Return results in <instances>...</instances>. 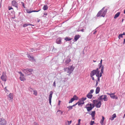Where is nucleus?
Segmentation results:
<instances>
[{"label":"nucleus","instance_id":"nucleus-1","mask_svg":"<svg viewBox=\"0 0 125 125\" xmlns=\"http://www.w3.org/2000/svg\"><path fill=\"white\" fill-rule=\"evenodd\" d=\"M104 69V66H103L101 68V72L100 73V70H99L98 68H97L95 70H94L92 71L90 73V76L91 77L93 80H94V77L93 76L95 74L97 77V80L99 82L100 80V77H101L102 76V74L103 73Z\"/></svg>","mask_w":125,"mask_h":125},{"label":"nucleus","instance_id":"nucleus-2","mask_svg":"<svg viewBox=\"0 0 125 125\" xmlns=\"http://www.w3.org/2000/svg\"><path fill=\"white\" fill-rule=\"evenodd\" d=\"M97 102V100H94L93 101V104L92 105L91 104H88L86 105V108L87 111H88L91 110L94 107L95 104Z\"/></svg>","mask_w":125,"mask_h":125},{"label":"nucleus","instance_id":"nucleus-3","mask_svg":"<svg viewBox=\"0 0 125 125\" xmlns=\"http://www.w3.org/2000/svg\"><path fill=\"white\" fill-rule=\"evenodd\" d=\"M74 68V67L73 66V65H72V66H70L68 67L64 68V70L65 72L70 75L73 71Z\"/></svg>","mask_w":125,"mask_h":125},{"label":"nucleus","instance_id":"nucleus-4","mask_svg":"<svg viewBox=\"0 0 125 125\" xmlns=\"http://www.w3.org/2000/svg\"><path fill=\"white\" fill-rule=\"evenodd\" d=\"M104 7L101 10H100L97 14L96 16L99 17L100 16L104 17L107 12V10L106 9L104 10Z\"/></svg>","mask_w":125,"mask_h":125},{"label":"nucleus","instance_id":"nucleus-5","mask_svg":"<svg viewBox=\"0 0 125 125\" xmlns=\"http://www.w3.org/2000/svg\"><path fill=\"white\" fill-rule=\"evenodd\" d=\"M1 78L3 81L5 82L6 81L7 76L6 75V72H4L3 73L1 77Z\"/></svg>","mask_w":125,"mask_h":125},{"label":"nucleus","instance_id":"nucleus-6","mask_svg":"<svg viewBox=\"0 0 125 125\" xmlns=\"http://www.w3.org/2000/svg\"><path fill=\"white\" fill-rule=\"evenodd\" d=\"M6 120L3 118H0V125H6L7 124Z\"/></svg>","mask_w":125,"mask_h":125},{"label":"nucleus","instance_id":"nucleus-7","mask_svg":"<svg viewBox=\"0 0 125 125\" xmlns=\"http://www.w3.org/2000/svg\"><path fill=\"white\" fill-rule=\"evenodd\" d=\"M18 73L20 74V80L23 81L25 80L26 79L24 77V74L21 72H19Z\"/></svg>","mask_w":125,"mask_h":125},{"label":"nucleus","instance_id":"nucleus-8","mask_svg":"<svg viewBox=\"0 0 125 125\" xmlns=\"http://www.w3.org/2000/svg\"><path fill=\"white\" fill-rule=\"evenodd\" d=\"M98 99L100 100H103L104 101H107V96L105 95H102L100 96Z\"/></svg>","mask_w":125,"mask_h":125},{"label":"nucleus","instance_id":"nucleus-9","mask_svg":"<svg viewBox=\"0 0 125 125\" xmlns=\"http://www.w3.org/2000/svg\"><path fill=\"white\" fill-rule=\"evenodd\" d=\"M53 94V92L52 91H51L50 93V95L49 97V103L50 104H51V99L52 97V95Z\"/></svg>","mask_w":125,"mask_h":125},{"label":"nucleus","instance_id":"nucleus-10","mask_svg":"<svg viewBox=\"0 0 125 125\" xmlns=\"http://www.w3.org/2000/svg\"><path fill=\"white\" fill-rule=\"evenodd\" d=\"M12 5L14 6L15 7L17 8L18 7V4L17 2L16 1L13 0L12 1Z\"/></svg>","mask_w":125,"mask_h":125},{"label":"nucleus","instance_id":"nucleus-11","mask_svg":"<svg viewBox=\"0 0 125 125\" xmlns=\"http://www.w3.org/2000/svg\"><path fill=\"white\" fill-rule=\"evenodd\" d=\"M90 115L92 116V119L93 120H94L95 119V111H94L92 112Z\"/></svg>","mask_w":125,"mask_h":125},{"label":"nucleus","instance_id":"nucleus-12","mask_svg":"<svg viewBox=\"0 0 125 125\" xmlns=\"http://www.w3.org/2000/svg\"><path fill=\"white\" fill-rule=\"evenodd\" d=\"M27 56L30 60L35 61V60L34 59V58L33 56H31L29 54H28Z\"/></svg>","mask_w":125,"mask_h":125},{"label":"nucleus","instance_id":"nucleus-13","mask_svg":"<svg viewBox=\"0 0 125 125\" xmlns=\"http://www.w3.org/2000/svg\"><path fill=\"white\" fill-rule=\"evenodd\" d=\"M96 107L97 108H100L101 105V102L100 101L98 102L95 104Z\"/></svg>","mask_w":125,"mask_h":125},{"label":"nucleus","instance_id":"nucleus-14","mask_svg":"<svg viewBox=\"0 0 125 125\" xmlns=\"http://www.w3.org/2000/svg\"><path fill=\"white\" fill-rule=\"evenodd\" d=\"M115 93H112V94L110 96V97L114 99L115 98L116 99H118V97L115 95H114L115 94Z\"/></svg>","mask_w":125,"mask_h":125},{"label":"nucleus","instance_id":"nucleus-15","mask_svg":"<svg viewBox=\"0 0 125 125\" xmlns=\"http://www.w3.org/2000/svg\"><path fill=\"white\" fill-rule=\"evenodd\" d=\"M116 117V115L115 114H114L112 116V117H111L109 119L111 120H113L114 118Z\"/></svg>","mask_w":125,"mask_h":125},{"label":"nucleus","instance_id":"nucleus-16","mask_svg":"<svg viewBox=\"0 0 125 125\" xmlns=\"http://www.w3.org/2000/svg\"><path fill=\"white\" fill-rule=\"evenodd\" d=\"M80 37V36L79 35H76L74 37V39L75 41H76Z\"/></svg>","mask_w":125,"mask_h":125},{"label":"nucleus","instance_id":"nucleus-17","mask_svg":"<svg viewBox=\"0 0 125 125\" xmlns=\"http://www.w3.org/2000/svg\"><path fill=\"white\" fill-rule=\"evenodd\" d=\"M56 42L58 44H60L61 42V39L60 38L57 39L56 40Z\"/></svg>","mask_w":125,"mask_h":125},{"label":"nucleus","instance_id":"nucleus-18","mask_svg":"<svg viewBox=\"0 0 125 125\" xmlns=\"http://www.w3.org/2000/svg\"><path fill=\"white\" fill-rule=\"evenodd\" d=\"M100 91V88L99 87H97L95 93L96 94H98Z\"/></svg>","mask_w":125,"mask_h":125},{"label":"nucleus","instance_id":"nucleus-19","mask_svg":"<svg viewBox=\"0 0 125 125\" xmlns=\"http://www.w3.org/2000/svg\"><path fill=\"white\" fill-rule=\"evenodd\" d=\"M93 96V95L92 94H90L89 93H88V94L87 95V97L89 99H91Z\"/></svg>","mask_w":125,"mask_h":125},{"label":"nucleus","instance_id":"nucleus-20","mask_svg":"<svg viewBox=\"0 0 125 125\" xmlns=\"http://www.w3.org/2000/svg\"><path fill=\"white\" fill-rule=\"evenodd\" d=\"M48 7L47 5H44L43 8V9L44 10H47Z\"/></svg>","mask_w":125,"mask_h":125},{"label":"nucleus","instance_id":"nucleus-21","mask_svg":"<svg viewBox=\"0 0 125 125\" xmlns=\"http://www.w3.org/2000/svg\"><path fill=\"white\" fill-rule=\"evenodd\" d=\"M71 60L70 58L68 59L65 61V63L66 64H67L71 62Z\"/></svg>","mask_w":125,"mask_h":125},{"label":"nucleus","instance_id":"nucleus-22","mask_svg":"<svg viewBox=\"0 0 125 125\" xmlns=\"http://www.w3.org/2000/svg\"><path fill=\"white\" fill-rule=\"evenodd\" d=\"M104 119V118L103 116H102V119L100 121V123L102 125H103V122Z\"/></svg>","mask_w":125,"mask_h":125},{"label":"nucleus","instance_id":"nucleus-23","mask_svg":"<svg viewBox=\"0 0 125 125\" xmlns=\"http://www.w3.org/2000/svg\"><path fill=\"white\" fill-rule=\"evenodd\" d=\"M9 97L10 98V99L12 100L13 98V94L11 93H10L9 95Z\"/></svg>","mask_w":125,"mask_h":125},{"label":"nucleus","instance_id":"nucleus-24","mask_svg":"<svg viewBox=\"0 0 125 125\" xmlns=\"http://www.w3.org/2000/svg\"><path fill=\"white\" fill-rule=\"evenodd\" d=\"M120 12H118L116 14L114 18L115 19H116L118 17L120 14Z\"/></svg>","mask_w":125,"mask_h":125},{"label":"nucleus","instance_id":"nucleus-25","mask_svg":"<svg viewBox=\"0 0 125 125\" xmlns=\"http://www.w3.org/2000/svg\"><path fill=\"white\" fill-rule=\"evenodd\" d=\"M39 11V10H37V11H36V10H32V11H29L28 10H27V12L30 13H31L32 12H38Z\"/></svg>","mask_w":125,"mask_h":125},{"label":"nucleus","instance_id":"nucleus-26","mask_svg":"<svg viewBox=\"0 0 125 125\" xmlns=\"http://www.w3.org/2000/svg\"><path fill=\"white\" fill-rule=\"evenodd\" d=\"M72 39L71 38H70V37H66L64 39L66 41H69L70 40H71Z\"/></svg>","mask_w":125,"mask_h":125},{"label":"nucleus","instance_id":"nucleus-27","mask_svg":"<svg viewBox=\"0 0 125 125\" xmlns=\"http://www.w3.org/2000/svg\"><path fill=\"white\" fill-rule=\"evenodd\" d=\"M72 98H73V99H74V100H77L78 99V97L76 95H74Z\"/></svg>","mask_w":125,"mask_h":125},{"label":"nucleus","instance_id":"nucleus-28","mask_svg":"<svg viewBox=\"0 0 125 125\" xmlns=\"http://www.w3.org/2000/svg\"><path fill=\"white\" fill-rule=\"evenodd\" d=\"M28 71L30 72H32L33 71V70L31 69H26V72Z\"/></svg>","mask_w":125,"mask_h":125},{"label":"nucleus","instance_id":"nucleus-29","mask_svg":"<svg viewBox=\"0 0 125 125\" xmlns=\"http://www.w3.org/2000/svg\"><path fill=\"white\" fill-rule=\"evenodd\" d=\"M33 94L35 96H36L37 95V92L36 90H34L33 91Z\"/></svg>","mask_w":125,"mask_h":125},{"label":"nucleus","instance_id":"nucleus-30","mask_svg":"<svg viewBox=\"0 0 125 125\" xmlns=\"http://www.w3.org/2000/svg\"><path fill=\"white\" fill-rule=\"evenodd\" d=\"M67 108L69 109L68 111L72 109L73 108L72 106H69L67 107Z\"/></svg>","mask_w":125,"mask_h":125},{"label":"nucleus","instance_id":"nucleus-31","mask_svg":"<svg viewBox=\"0 0 125 125\" xmlns=\"http://www.w3.org/2000/svg\"><path fill=\"white\" fill-rule=\"evenodd\" d=\"M79 103H78V105H80L82 104H83L84 103V101H82V102H79Z\"/></svg>","mask_w":125,"mask_h":125},{"label":"nucleus","instance_id":"nucleus-32","mask_svg":"<svg viewBox=\"0 0 125 125\" xmlns=\"http://www.w3.org/2000/svg\"><path fill=\"white\" fill-rule=\"evenodd\" d=\"M94 91V89H92L90 90V92L88 93H89L91 94H93Z\"/></svg>","mask_w":125,"mask_h":125},{"label":"nucleus","instance_id":"nucleus-33","mask_svg":"<svg viewBox=\"0 0 125 125\" xmlns=\"http://www.w3.org/2000/svg\"><path fill=\"white\" fill-rule=\"evenodd\" d=\"M74 100V99H73V98H72L71 100L69 101V103H72L73 102Z\"/></svg>","mask_w":125,"mask_h":125},{"label":"nucleus","instance_id":"nucleus-34","mask_svg":"<svg viewBox=\"0 0 125 125\" xmlns=\"http://www.w3.org/2000/svg\"><path fill=\"white\" fill-rule=\"evenodd\" d=\"M94 121H91L90 122V124L91 125H93L94 124Z\"/></svg>","mask_w":125,"mask_h":125},{"label":"nucleus","instance_id":"nucleus-35","mask_svg":"<svg viewBox=\"0 0 125 125\" xmlns=\"http://www.w3.org/2000/svg\"><path fill=\"white\" fill-rule=\"evenodd\" d=\"M123 37V36L122 34H120L118 36V38L119 39H120V38H122Z\"/></svg>","mask_w":125,"mask_h":125},{"label":"nucleus","instance_id":"nucleus-36","mask_svg":"<svg viewBox=\"0 0 125 125\" xmlns=\"http://www.w3.org/2000/svg\"><path fill=\"white\" fill-rule=\"evenodd\" d=\"M60 112V114L61 115H62V114H63V112L61 111L60 110H58L57 112V113H58V112Z\"/></svg>","mask_w":125,"mask_h":125},{"label":"nucleus","instance_id":"nucleus-37","mask_svg":"<svg viewBox=\"0 0 125 125\" xmlns=\"http://www.w3.org/2000/svg\"><path fill=\"white\" fill-rule=\"evenodd\" d=\"M28 26L27 24L26 23L24 24L23 25V27H25Z\"/></svg>","mask_w":125,"mask_h":125},{"label":"nucleus","instance_id":"nucleus-38","mask_svg":"<svg viewBox=\"0 0 125 125\" xmlns=\"http://www.w3.org/2000/svg\"><path fill=\"white\" fill-rule=\"evenodd\" d=\"M87 98L86 97H83V98H82V100L83 101L85 100Z\"/></svg>","mask_w":125,"mask_h":125},{"label":"nucleus","instance_id":"nucleus-39","mask_svg":"<svg viewBox=\"0 0 125 125\" xmlns=\"http://www.w3.org/2000/svg\"><path fill=\"white\" fill-rule=\"evenodd\" d=\"M68 124V125H70L72 123V120L70 121H67Z\"/></svg>","mask_w":125,"mask_h":125},{"label":"nucleus","instance_id":"nucleus-40","mask_svg":"<svg viewBox=\"0 0 125 125\" xmlns=\"http://www.w3.org/2000/svg\"><path fill=\"white\" fill-rule=\"evenodd\" d=\"M53 86H54V87H55L56 86V83H55V81L53 84Z\"/></svg>","mask_w":125,"mask_h":125},{"label":"nucleus","instance_id":"nucleus-41","mask_svg":"<svg viewBox=\"0 0 125 125\" xmlns=\"http://www.w3.org/2000/svg\"><path fill=\"white\" fill-rule=\"evenodd\" d=\"M47 14V13H44V14L43 15V16L44 17H45L46 16Z\"/></svg>","mask_w":125,"mask_h":125},{"label":"nucleus","instance_id":"nucleus-42","mask_svg":"<svg viewBox=\"0 0 125 125\" xmlns=\"http://www.w3.org/2000/svg\"><path fill=\"white\" fill-rule=\"evenodd\" d=\"M8 8H9V10H10L11 9H13V8H12V7H10V6H9L8 7Z\"/></svg>","mask_w":125,"mask_h":125},{"label":"nucleus","instance_id":"nucleus-43","mask_svg":"<svg viewBox=\"0 0 125 125\" xmlns=\"http://www.w3.org/2000/svg\"><path fill=\"white\" fill-rule=\"evenodd\" d=\"M22 71H24L25 73H26V72H25V71L26 72V69H22Z\"/></svg>","mask_w":125,"mask_h":125},{"label":"nucleus","instance_id":"nucleus-44","mask_svg":"<svg viewBox=\"0 0 125 125\" xmlns=\"http://www.w3.org/2000/svg\"><path fill=\"white\" fill-rule=\"evenodd\" d=\"M81 121V119H79V120H78V125H80V121Z\"/></svg>","mask_w":125,"mask_h":125},{"label":"nucleus","instance_id":"nucleus-45","mask_svg":"<svg viewBox=\"0 0 125 125\" xmlns=\"http://www.w3.org/2000/svg\"><path fill=\"white\" fill-rule=\"evenodd\" d=\"M36 50H33V49H31V51L32 52L35 51Z\"/></svg>","mask_w":125,"mask_h":125},{"label":"nucleus","instance_id":"nucleus-46","mask_svg":"<svg viewBox=\"0 0 125 125\" xmlns=\"http://www.w3.org/2000/svg\"><path fill=\"white\" fill-rule=\"evenodd\" d=\"M27 25H28H28H31V26H34V25H33L30 24H27Z\"/></svg>","mask_w":125,"mask_h":125},{"label":"nucleus","instance_id":"nucleus-47","mask_svg":"<svg viewBox=\"0 0 125 125\" xmlns=\"http://www.w3.org/2000/svg\"><path fill=\"white\" fill-rule=\"evenodd\" d=\"M102 60L101 59V61H100V65H101V66H100V67H101V65H102Z\"/></svg>","mask_w":125,"mask_h":125},{"label":"nucleus","instance_id":"nucleus-48","mask_svg":"<svg viewBox=\"0 0 125 125\" xmlns=\"http://www.w3.org/2000/svg\"><path fill=\"white\" fill-rule=\"evenodd\" d=\"M41 21V20L40 19H39L38 18L37 19V22H40Z\"/></svg>","mask_w":125,"mask_h":125},{"label":"nucleus","instance_id":"nucleus-49","mask_svg":"<svg viewBox=\"0 0 125 125\" xmlns=\"http://www.w3.org/2000/svg\"><path fill=\"white\" fill-rule=\"evenodd\" d=\"M61 102V101L60 100H59V102H58V105H60Z\"/></svg>","mask_w":125,"mask_h":125},{"label":"nucleus","instance_id":"nucleus-50","mask_svg":"<svg viewBox=\"0 0 125 125\" xmlns=\"http://www.w3.org/2000/svg\"><path fill=\"white\" fill-rule=\"evenodd\" d=\"M106 94H107L109 95L110 96H111V95L112 94V93L111 94H109L108 93H107Z\"/></svg>","mask_w":125,"mask_h":125},{"label":"nucleus","instance_id":"nucleus-51","mask_svg":"<svg viewBox=\"0 0 125 125\" xmlns=\"http://www.w3.org/2000/svg\"><path fill=\"white\" fill-rule=\"evenodd\" d=\"M98 81H96V84L95 85L97 86V84H98Z\"/></svg>","mask_w":125,"mask_h":125},{"label":"nucleus","instance_id":"nucleus-52","mask_svg":"<svg viewBox=\"0 0 125 125\" xmlns=\"http://www.w3.org/2000/svg\"><path fill=\"white\" fill-rule=\"evenodd\" d=\"M122 34V35H125V32L123 33V34Z\"/></svg>","mask_w":125,"mask_h":125},{"label":"nucleus","instance_id":"nucleus-53","mask_svg":"<svg viewBox=\"0 0 125 125\" xmlns=\"http://www.w3.org/2000/svg\"><path fill=\"white\" fill-rule=\"evenodd\" d=\"M123 43V44L125 43V39H124V41Z\"/></svg>","mask_w":125,"mask_h":125},{"label":"nucleus","instance_id":"nucleus-54","mask_svg":"<svg viewBox=\"0 0 125 125\" xmlns=\"http://www.w3.org/2000/svg\"><path fill=\"white\" fill-rule=\"evenodd\" d=\"M84 29H83L81 30V31L82 32H84Z\"/></svg>","mask_w":125,"mask_h":125},{"label":"nucleus","instance_id":"nucleus-55","mask_svg":"<svg viewBox=\"0 0 125 125\" xmlns=\"http://www.w3.org/2000/svg\"><path fill=\"white\" fill-rule=\"evenodd\" d=\"M21 3H22V5L24 7V3L23 2H21Z\"/></svg>","mask_w":125,"mask_h":125},{"label":"nucleus","instance_id":"nucleus-56","mask_svg":"<svg viewBox=\"0 0 125 125\" xmlns=\"http://www.w3.org/2000/svg\"><path fill=\"white\" fill-rule=\"evenodd\" d=\"M79 102H78L77 103H76V104H75V105H76L77 104H78V103H79Z\"/></svg>","mask_w":125,"mask_h":125},{"label":"nucleus","instance_id":"nucleus-57","mask_svg":"<svg viewBox=\"0 0 125 125\" xmlns=\"http://www.w3.org/2000/svg\"><path fill=\"white\" fill-rule=\"evenodd\" d=\"M75 105H75V104H74L72 106V107H73L74 106H75Z\"/></svg>","mask_w":125,"mask_h":125},{"label":"nucleus","instance_id":"nucleus-58","mask_svg":"<svg viewBox=\"0 0 125 125\" xmlns=\"http://www.w3.org/2000/svg\"><path fill=\"white\" fill-rule=\"evenodd\" d=\"M60 112H59L58 113H57V114H59L60 113Z\"/></svg>","mask_w":125,"mask_h":125},{"label":"nucleus","instance_id":"nucleus-59","mask_svg":"<svg viewBox=\"0 0 125 125\" xmlns=\"http://www.w3.org/2000/svg\"><path fill=\"white\" fill-rule=\"evenodd\" d=\"M124 14H125V10L124 11Z\"/></svg>","mask_w":125,"mask_h":125},{"label":"nucleus","instance_id":"nucleus-60","mask_svg":"<svg viewBox=\"0 0 125 125\" xmlns=\"http://www.w3.org/2000/svg\"><path fill=\"white\" fill-rule=\"evenodd\" d=\"M96 32V31H95V32H94V34H95V33Z\"/></svg>","mask_w":125,"mask_h":125},{"label":"nucleus","instance_id":"nucleus-61","mask_svg":"<svg viewBox=\"0 0 125 125\" xmlns=\"http://www.w3.org/2000/svg\"><path fill=\"white\" fill-rule=\"evenodd\" d=\"M93 61L94 62H96V61H94V60H93Z\"/></svg>","mask_w":125,"mask_h":125},{"label":"nucleus","instance_id":"nucleus-62","mask_svg":"<svg viewBox=\"0 0 125 125\" xmlns=\"http://www.w3.org/2000/svg\"><path fill=\"white\" fill-rule=\"evenodd\" d=\"M123 19L122 20V22L123 21Z\"/></svg>","mask_w":125,"mask_h":125},{"label":"nucleus","instance_id":"nucleus-63","mask_svg":"<svg viewBox=\"0 0 125 125\" xmlns=\"http://www.w3.org/2000/svg\"><path fill=\"white\" fill-rule=\"evenodd\" d=\"M125 116V114H124V116Z\"/></svg>","mask_w":125,"mask_h":125},{"label":"nucleus","instance_id":"nucleus-64","mask_svg":"<svg viewBox=\"0 0 125 125\" xmlns=\"http://www.w3.org/2000/svg\"><path fill=\"white\" fill-rule=\"evenodd\" d=\"M76 125H78V124H77Z\"/></svg>","mask_w":125,"mask_h":125}]
</instances>
